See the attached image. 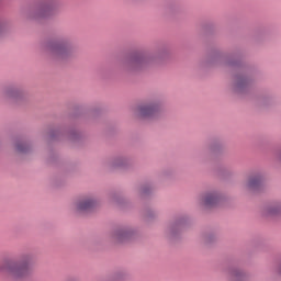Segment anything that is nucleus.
Returning a JSON list of instances; mask_svg holds the SVG:
<instances>
[{"mask_svg":"<svg viewBox=\"0 0 281 281\" xmlns=\"http://www.w3.org/2000/svg\"><path fill=\"white\" fill-rule=\"evenodd\" d=\"M260 183H262V179L260 178V176H255L249 179L248 187L258 188V186H260Z\"/></svg>","mask_w":281,"mask_h":281,"instance_id":"obj_7","label":"nucleus"},{"mask_svg":"<svg viewBox=\"0 0 281 281\" xmlns=\"http://www.w3.org/2000/svg\"><path fill=\"white\" fill-rule=\"evenodd\" d=\"M0 273H5L15 280L25 278L30 273V259L24 258L20 261L5 260L0 263Z\"/></svg>","mask_w":281,"mask_h":281,"instance_id":"obj_1","label":"nucleus"},{"mask_svg":"<svg viewBox=\"0 0 281 281\" xmlns=\"http://www.w3.org/2000/svg\"><path fill=\"white\" fill-rule=\"evenodd\" d=\"M157 113V105L147 104L138 108V115L140 117H153Z\"/></svg>","mask_w":281,"mask_h":281,"instance_id":"obj_3","label":"nucleus"},{"mask_svg":"<svg viewBox=\"0 0 281 281\" xmlns=\"http://www.w3.org/2000/svg\"><path fill=\"white\" fill-rule=\"evenodd\" d=\"M218 203V195L216 193H207L204 196L203 204L206 205V207H212Z\"/></svg>","mask_w":281,"mask_h":281,"instance_id":"obj_5","label":"nucleus"},{"mask_svg":"<svg viewBox=\"0 0 281 281\" xmlns=\"http://www.w3.org/2000/svg\"><path fill=\"white\" fill-rule=\"evenodd\" d=\"M16 148H18L19 153H25L26 151L25 146H23V145H18Z\"/></svg>","mask_w":281,"mask_h":281,"instance_id":"obj_9","label":"nucleus"},{"mask_svg":"<svg viewBox=\"0 0 281 281\" xmlns=\"http://www.w3.org/2000/svg\"><path fill=\"white\" fill-rule=\"evenodd\" d=\"M269 214H278V209H269Z\"/></svg>","mask_w":281,"mask_h":281,"instance_id":"obj_10","label":"nucleus"},{"mask_svg":"<svg viewBox=\"0 0 281 281\" xmlns=\"http://www.w3.org/2000/svg\"><path fill=\"white\" fill-rule=\"evenodd\" d=\"M49 50L55 54V56H67L69 54V47L64 43H55L49 46Z\"/></svg>","mask_w":281,"mask_h":281,"instance_id":"obj_2","label":"nucleus"},{"mask_svg":"<svg viewBox=\"0 0 281 281\" xmlns=\"http://www.w3.org/2000/svg\"><path fill=\"white\" fill-rule=\"evenodd\" d=\"M95 205V202L93 200H81L77 203V210L78 212H87V210H91Z\"/></svg>","mask_w":281,"mask_h":281,"instance_id":"obj_4","label":"nucleus"},{"mask_svg":"<svg viewBox=\"0 0 281 281\" xmlns=\"http://www.w3.org/2000/svg\"><path fill=\"white\" fill-rule=\"evenodd\" d=\"M134 63H142V57H136V58L134 59Z\"/></svg>","mask_w":281,"mask_h":281,"instance_id":"obj_11","label":"nucleus"},{"mask_svg":"<svg viewBox=\"0 0 281 281\" xmlns=\"http://www.w3.org/2000/svg\"><path fill=\"white\" fill-rule=\"evenodd\" d=\"M52 12V8L44 7L40 10L38 16H47Z\"/></svg>","mask_w":281,"mask_h":281,"instance_id":"obj_8","label":"nucleus"},{"mask_svg":"<svg viewBox=\"0 0 281 281\" xmlns=\"http://www.w3.org/2000/svg\"><path fill=\"white\" fill-rule=\"evenodd\" d=\"M128 236H130V233L126 231H116L114 233V238L115 240H117V243H124V240H126Z\"/></svg>","mask_w":281,"mask_h":281,"instance_id":"obj_6","label":"nucleus"}]
</instances>
